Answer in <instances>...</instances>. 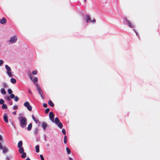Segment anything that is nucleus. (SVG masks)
Returning <instances> with one entry per match:
<instances>
[{"mask_svg":"<svg viewBox=\"0 0 160 160\" xmlns=\"http://www.w3.org/2000/svg\"><path fill=\"white\" fill-rule=\"evenodd\" d=\"M85 2H86V0H84Z\"/></svg>","mask_w":160,"mask_h":160,"instance_id":"864d4df0","label":"nucleus"},{"mask_svg":"<svg viewBox=\"0 0 160 160\" xmlns=\"http://www.w3.org/2000/svg\"><path fill=\"white\" fill-rule=\"evenodd\" d=\"M11 82L13 84L16 83V80L14 78H11L10 79Z\"/></svg>","mask_w":160,"mask_h":160,"instance_id":"412c9836","label":"nucleus"},{"mask_svg":"<svg viewBox=\"0 0 160 160\" xmlns=\"http://www.w3.org/2000/svg\"><path fill=\"white\" fill-rule=\"evenodd\" d=\"M15 97V96L13 94H11L10 95V97L12 99L14 98Z\"/></svg>","mask_w":160,"mask_h":160,"instance_id":"c9c22d12","label":"nucleus"},{"mask_svg":"<svg viewBox=\"0 0 160 160\" xmlns=\"http://www.w3.org/2000/svg\"><path fill=\"white\" fill-rule=\"evenodd\" d=\"M62 133L64 135H65L66 134V131H65V130L64 129V128L62 129Z\"/></svg>","mask_w":160,"mask_h":160,"instance_id":"f704fd0d","label":"nucleus"},{"mask_svg":"<svg viewBox=\"0 0 160 160\" xmlns=\"http://www.w3.org/2000/svg\"><path fill=\"white\" fill-rule=\"evenodd\" d=\"M133 30L134 31V32L136 33V35L137 36H138V34L137 33V32L135 31V30L134 29H133Z\"/></svg>","mask_w":160,"mask_h":160,"instance_id":"49530a36","label":"nucleus"},{"mask_svg":"<svg viewBox=\"0 0 160 160\" xmlns=\"http://www.w3.org/2000/svg\"><path fill=\"white\" fill-rule=\"evenodd\" d=\"M44 139H45V141H47V139H46V136L45 135Z\"/></svg>","mask_w":160,"mask_h":160,"instance_id":"09e8293b","label":"nucleus"},{"mask_svg":"<svg viewBox=\"0 0 160 160\" xmlns=\"http://www.w3.org/2000/svg\"><path fill=\"white\" fill-rule=\"evenodd\" d=\"M19 148L18 151L20 153H22L24 152V149L23 148Z\"/></svg>","mask_w":160,"mask_h":160,"instance_id":"a211bd4d","label":"nucleus"},{"mask_svg":"<svg viewBox=\"0 0 160 160\" xmlns=\"http://www.w3.org/2000/svg\"><path fill=\"white\" fill-rule=\"evenodd\" d=\"M32 123H30L28 125L27 128V129L28 131H30L32 128Z\"/></svg>","mask_w":160,"mask_h":160,"instance_id":"f3484780","label":"nucleus"},{"mask_svg":"<svg viewBox=\"0 0 160 160\" xmlns=\"http://www.w3.org/2000/svg\"><path fill=\"white\" fill-rule=\"evenodd\" d=\"M54 114H53L52 112H51L49 113V117L50 120L52 122H54Z\"/></svg>","mask_w":160,"mask_h":160,"instance_id":"1a4fd4ad","label":"nucleus"},{"mask_svg":"<svg viewBox=\"0 0 160 160\" xmlns=\"http://www.w3.org/2000/svg\"><path fill=\"white\" fill-rule=\"evenodd\" d=\"M36 86L41 97L42 99H44V97L43 95V93L40 87L37 84H36Z\"/></svg>","mask_w":160,"mask_h":160,"instance_id":"f03ea898","label":"nucleus"},{"mask_svg":"<svg viewBox=\"0 0 160 160\" xmlns=\"http://www.w3.org/2000/svg\"><path fill=\"white\" fill-rule=\"evenodd\" d=\"M18 119L20 121L19 125L22 128H25L27 124L26 118L25 117L21 116L18 117Z\"/></svg>","mask_w":160,"mask_h":160,"instance_id":"f257e3e1","label":"nucleus"},{"mask_svg":"<svg viewBox=\"0 0 160 160\" xmlns=\"http://www.w3.org/2000/svg\"><path fill=\"white\" fill-rule=\"evenodd\" d=\"M17 39V37L16 36L14 35L11 37L9 40V42L11 43H15Z\"/></svg>","mask_w":160,"mask_h":160,"instance_id":"0eeeda50","label":"nucleus"},{"mask_svg":"<svg viewBox=\"0 0 160 160\" xmlns=\"http://www.w3.org/2000/svg\"><path fill=\"white\" fill-rule=\"evenodd\" d=\"M38 72L37 70L32 71V73L33 75H36L37 73Z\"/></svg>","mask_w":160,"mask_h":160,"instance_id":"2f4dec72","label":"nucleus"},{"mask_svg":"<svg viewBox=\"0 0 160 160\" xmlns=\"http://www.w3.org/2000/svg\"><path fill=\"white\" fill-rule=\"evenodd\" d=\"M43 106L44 108H46L47 107V105L46 103H43Z\"/></svg>","mask_w":160,"mask_h":160,"instance_id":"37998d69","label":"nucleus"},{"mask_svg":"<svg viewBox=\"0 0 160 160\" xmlns=\"http://www.w3.org/2000/svg\"><path fill=\"white\" fill-rule=\"evenodd\" d=\"M3 86L5 88H8V86L6 82H4L3 83Z\"/></svg>","mask_w":160,"mask_h":160,"instance_id":"72a5a7b5","label":"nucleus"},{"mask_svg":"<svg viewBox=\"0 0 160 160\" xmlns=\"http://www.w3.org/2000/svg\"><path fill=\"white\" fill-rule=\"evenodd\" d=\"M28 91L30 94H31L32 93L31 91L30 90L28 89Z\"/></svg>","mask_w":160,"mask_h":160,"instance_id":"de8ad7c7","label":"nucleus"},{"mask_svg":"<svg viewBox=\"0 0 160 160\" xmlns=\"http://www.w3.org/2000/svg\"><path fill=\"white\" fill-rule=\"evenodd\" d=\"M40 158L41 160H44V158L42 155L41 154L40 156Z\"/></svg>","mask_w":160,"mask_h":160,"instance_id":"79ce46f5","label":"nucleus"},{"mask_svg":"<svg viewBox=\"0 0 160 160\" xmlns=\"http://www.w3.org/2000/svg\"><path fill=\"white\" fill-rule=\"evenodd\" d=\"M38 78L37 77H35V78H34L33 81V82H37L38 81Z\"/></svg>","mask_w":160,"mask_h":160,"instance_id":"4c0bfd02","label":"nucleus"},{"mask_svg":"<svg viewBox=\"0 0 160 160\" xmlns=\"http://www.w3.org/2000/svg\"><path fill=\"white\" fill-rule=\"evenodd\" d=\"M26 160H31L30 158H27Z\"/></svg>","mask_w":160,"mask_h":160,"instance_id":"603ef678","label":"nucleus"},{"mask_svg":"<svg viewBox=\"0 0 160 160\" xmlns=\"http://www.w3.org/2000/svg\"><path fill=\"white\" fill-rule=\"evenodd\" d=\"M14 100L15 102H18L19 100V98H18V97L17 96L15 97Z\"/></svg>","mask_w":160,"mask_h":160,"instance_id":"473e14b6","label":"nucleus"},{"mask_svg":"<svg viewBox=\"0 0 160 160\" xmlns=\"http://www.w3.org/2000/svg\"><path fill=\"white\" fill-rule=\"evenodd\" d=\"M36 152L38 153L39 152V146L38 145H37L35 147Z\"/></svg>","mask_w":160,"mask_h":160,"instance_id":"aec40b11","label":"nucleus"},{"mask_svg":"<svg viewBox=\"0 0 160 160\" xmlns=\"http://www.w3.org/2000/svg\"><path fill=\"white\" fill-rule=\"evenodd\" d=\"M28 76L30 78V79L32 80V75L30 72H28Z\"/></svg>","mask_w":160,"mask_h":160,"instance_id":"c85d7f7f","label":"nucleus"},{"mask_svg":"<svg viewBox=\"0 0 160 160\" xmlns=\"http://www.w3.org/2000/svg\"><path fill=\"white\" fill-rule=\"evenodd\" d=\"M4 101L3 99H0V104H4Z\"/></svg>","mask_w":160,"mask_h":160,"instance_id":"7c9ffc66","label":"nucleus"},{"mask_svg":"<svg viewBox=\"0 0 160 160\" xmlns=\"http://www.w3.org/2000/svg\"><path fill=\"white\" fill-rule=\"evenodd\" d=\"M10 122H11V123L12 125V126H14V124H13V122L12 121H10Z\"/></svg>","mask_w":160,"mask_h":160,"instance_id":"a18cd8bd","label":"nucleus"},{"mask_svg":"<svg viewBox=\"0 0 160 160\" xmlns=\"http://www.w3.org/2000/svg\"><path fill=\"white\" fill-rule=\"evenodd\" d=\"M12 114L14 115H16V112L15 111L12 112Z\"/></svg>","mask_w":160,"mask_h":160,"instance_id":"c03bdc74","label":"nucleus"},{"mask_svg":"<svg viewBox=\"0 0 160 160\" xmlns=\"http://www.w3.org/2000/svg\"><path fill=\"white\" fill-rule=\"evenodd\" d=\"M32 117L33 121L36 123H37L38 122V121L34 117V116L32 115Z\"/></svg>","mask_w":160,"mask_h":160,"instance_id":"5701e85b","label":"nucleus"},{"mask_svg":"<svg viewBox=\"0 0 160 160\" xmlns=\"http://www.w3.org/2000/svg\"><path fill=\"white\" fill-rule=\"evenodd\" d=\"M3 119L4 121L6 123L8 122V115L7 113H5L3 116Z\"/></svg>","mask_w":160,"mask_h":160,"instance_id":"f8f14e48","label":"nucleus"},{"mask_svg":"<svg viewBox=\"0 0 160 160\" xmlns=\"http://www.w3.org/2000/svg\"><path fill=\"white\" fill-rule=\"evenodd\" d=\"M10 101V105H11L12 104V102L11 101V100Z\"/></svg>","mask_w":160,"mask_h":160,"instance_id":"3c124183","label":"nucleus"},{"mask_svg":"<svg viewBox=\"0 0 160 160\" xmlns=\"http://www.w3.org/2000/svg\"><path fill=\"white\" fill-rule=\"evenodd\" d=\"M69 160H73L72 159L71 157H69Z\"/></svg>","mask_w":160,"mask_h":160,"instance_id":"8fccbe9b","label":"nucleus"},{"mask_svg":"<svg viewBox=\"0 0 160 160\" xmlns=\"http://www.w3.org/2000/svg\"><path fill=\"white\" fill-rule=\"evenodd\" d=\"M4 61L3 60H0V66H1L3 63Z\"/></svg>","mask_w":160,"mask_h":160,"instance_id":"ea45409f","label":"nucleus"},{"mask_svg":"<svg viewBox=\"0 0 160 160\" xmlns=\"http://www.w3.org/2000/svg\"><path fill=\"white\" fill-rule=\"evenodd\" d=\"M86 20L87 23H88V22H90L93 23H94L96 22V20L95 19H93L92 20H91L88 14L86 15Z\"/></svg>","mask_w":160,"mask_h":160,"instance_id":"423d86ee","label":"nucleus"},{"mask_svg":"<svg viewBox=\"0 0 160 160\" xmlns=\"http://www.w3.org/2000/svg\"><path fill=\"white\" fill-rule=\"evenodd\" d=\"M48 103L49 105L52 107H53L54 106V104L51 101H49L48 102Z\"/></svg>","mask_w":160,"mask_h":160,"instance_id":"4be33fe9","label":"nucleus"},{"mask_svg":"<svg viewBox=\"0 0 160 160\" xmlns=\"http://www.w3.org/2000/svg\"><path fill=\"white\" fill-rule=\"evenodd\" d=\"M11 157H12L11 156H7L6 157V160H10Z\"/></svg>","mask_w":160,"mask_h":160,"instance_id":"58836bf2","label":"nucleus"},{"mask_svg":"<svg viewBox=\"0 0 160 160\" xmlns=\"http://www.w3.org/2000/svg\"><path fill=\"white\" fill-rule=\"evenodd\" d=\"M66 151L68 154H70L71 153V150L68 147H67L66 148Z\"/></svg>","mask_w":160,"mask_h":160,"instance_id":"bb28decb","label":"nucleus"},{"mask_svg":"<svg viewBox=\"0 0 160 160\" xmlns=\"http://www.w3.org/2000/svg\"><path fill=\"white\" fill-rule=\"evenodd\" d=\"M2 108L3 109H7L8 108L7 105L5 104H4L2 105Z\"/></svg>","mask_w":160,"mask_h":160,"instance_id":"b1692460","label":"nucleus"},{"mask_svg":"<svg viewBox=\"0 0 160 160\" xmlns=\"http://www.w3.org/2000/svg\"><path fill=\"white\" fill-rule=\"evenodd\" d=\"M124 22L125 24H128V26L130 28H133L134 27V25L131 22H130L126 18L124 20Z\"/></svg>","mask_w":160,"mask_h":160,"instance_id":"39448f33","label":"nucleus"},{"mask_svg":"<svg viewBox=\"0 0 160 160\" xmlns=\"http://www.w3.org/2000/svg\"><path fill=\"white\" fill-rule=\"evenodd\" d=\"M22 141H20L18 142V148H22Z\"/></svg>","mask_w":160,"mask_h":160,"instance_id":"2eb2a0df","label":"nucleus"},{"mask_svg":"<svg viewBox=\"0 0 160 160\" xmlns=\"http://www.w3.org/2000/svg\"><path fill=\"white\" fill-rule=\"evenodd\" d=\"M21 157L22 158H24L26 155V154L25 152H23V153H21Z\"/></svg>","mask_w":160,"mask_h":160,"instance_id":"cd10ccee","label":"nucleus"},{"mask_svg":"<svg viewBox=\"0 0 160 160\" xmlns=\"http://www.w3.org/2000/svg\"><path fill=\"white\" fill-rule=\"evenodd\" d=\"M8 94H12V91L11 89H8Z\"/></svg>","mask_w":160,"mask_h":160,"instance_id":"c756f323","label":"nucleus"},{"mask_svg":"<svg viewBox=\"0 0 160 160\" xmlns=\"http://www.w3.org/2000/svg\"><path fill=\"white\" fill-rule=\"evenodd\" d=\"M56 124L60 128H62L63 127V125L60 122L58 123H57Z\"/></svg>","mask_w":160,"mask_h":160,"instance_id":"dca6fc26","label":"nucleus"},{"mask_svg":"<svg viewBox=\"0 0 160 160\" xmlns=\"http://www.w3.org/2000/svg\"><path fill=\"white\" fill-rule=\"evenodd\" d=\"M18 107L17 106L14 105L12 107V109L13 110H15V109H18Z\"/></svg>","mask_w":160,"mask_h":160,"instance_id":"e433bc0d","label":"nucleus"},{"mask_svg":"<svg viewBox=\"0 0 160 160\" xmlns=\"http://www.w3.org/2000/svg\"><path fill=\"white\" fill-rule=\"evenodd\" d=\"M6 19L4 18L0 20V23L2 24H4L6 23Z\"/></svg>","mask_w":160,"mask_h":160,"instance_id":"9b49d317","label":"nucleus"},{"mask_svg":"<svg viewBox=\"0 0 160 160\" xmlns=\"http://www.w3.org/2000/svg\"><path fill=\"white\" fill-rule=\"evenodd\" d=\"M5 67L6 69L7 70L6 72V73L8 74V76L10 77H12V74L11 72V69L10 67L8 65H6L5 66Z\"/></svg>","mask_w":160,"mask_h":160,"instance_id":"7ed1b4c3","label":"nucleus"},{"mask_svg":"<svg viewBox=\"0 0 160 160\" xmlns=\"http://www.w3.org/2000/svg\"><path fill=\"white\" fill-rule=\"evenodd\" d=\"M0 92L3 95H5L6 93V92L4 88H1L0 90Z\"/></svg>","mask_w":160,"mask_h":160,"instance_id":"ddd939ff","label":"nucleus"},{"mask_svg":"<svg viewBox=\"0 0 160 160\" xmlns=\"http://www.w3.org/2000/svg\"><path fill=\"white\" fill-rule=\"evenodd\" d=\"M41 127L44 131H45L46 128L48 127V125L46 122H43L42 123Z\"/></svg>","mask_w":160,"mask_h":160,"instance_id":"9d476101","label":"nucleus"},{"mask_svg":"<svg viewBox=\"0 0 160 160\" xmlns=\"http://www.w3.org/2000/svg\"><path fill=\"white\" fill-rule=\"evenodd\" d=\"M49 111H50L49 109V108H47L45 110V112L46 113H48V112H49Z\"/></svg>","mask_w":160,"mask_h":160,"instance_id":"a19ab883","label":"nucleus"},{"mask_svg":"<svg viewBox=\"0 0 160 160\" xmlns=\"http://www.w3.org/2000/svg\"><path fill=\"white\" fill-rule=\"evenodd\" d=\"M60 122V120H59V118L57 117L55 119V121H54V122H55V123L56 124L57 123H58Z\"/></svg>","mask_w":160,"mask_h":160,"instance_id":"6ab92c4d","label":"nucleus"},{"mask_svg":"<svg viewBox=\"0 0 160 160\" xmlns=\"http://www.w3.org/2000/svg\"><path fill=\"white\" fill-rule=\"evenodd\" d=\"M67 136L66 135H65L64 136V142L65 144H66L67 142Z\"/></svg>","mask_w":160,"mask_h":160,"instance_id":"a878e982","label":"nucleus"},{"mask_svg":"<svg viewBox=\"0 0 160 160\" xmlns=\"http://www.w3.org/2000/svg\"><path fill=\"white\" fill-rule=\"evenodd\" d=\"M5 98L8 101H11V99L9 96L6 95L5 96Z\"/></svg>","mask_w":160,"mask_h":160,"instance_id":"393cba45","label":"nucleus"},{"mask_svg":"<svg viewBox=\"0 0 160 160\" xmlns=\"http://www.w3.org/2000/svg\"><path fill=\"white\" fill-rule=\"evenodd\" d=\"M38 133V128L35 129L34 131V133L35 136L37 135Z\"/></svg>","mask_w":160,"mask_h":160,"instance_id":"4468645a","label":"nucleus"},{"mask_svg":"<svg viewBox=\"0 0 160 160\" xmlns=\"http://www.w3.org/2000/svg\"><path fill=\"white\" fill-rule=\"evenodd\" d=\"M0 149L2 150L3 153L4 154L8 152V149L5 147H3L2 145L1 141H0Z\"/></svg>","mask_w":160,"mask_h":160,"instance_id":"6e6552de","label":"nucleus"},{"mask_svg":"<svg viewBox=\"0 0 160 160\" xmlns=\"http://www.w3.org/2000/svg\"><path fill=\"white\" fill-rule=\"evenodd\" d=\"M24 105L25 107L27 108L29 111H31L32 110V107L30 105L28 101L24 103Z\"/></svg>","mask_w":160,"mask_h":160,"instance_id":"20e7f679","label":"nucleus"}]
</instances>
